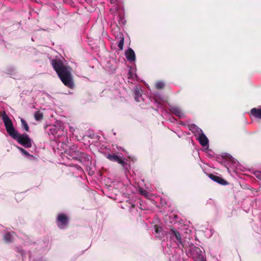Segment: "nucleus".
Here are the masks:
<instances>
[{
  "instance_id": "nucleus-14",
  "label": "nucleus",
  "mask_w": 261,
  "mask_h": 261,
  "mask_svg": "<svg viewBox=\"0 0 261 261\" xmlns=\"http://www.w3.org/2000/svg\"><path fill=\"white\" fill-rule=\"evenodd\" d=\"M20 121L21 122V125L22 128L27 132H28L29 130V126L27 123V122L22 118L20 119Z\"/></svg>"
},
{
  "instance_id": "nucleus-7",
  "label": "nucleus",
  "mask_w": 261,
  "mask_h": 261,
  "mask_svg": "<svg viewBox=\"0 0 261 261\" xmlns=\"http://www.w3.org/2000/svg\"><path fill=\"white\" fill-rule=\"evenodd\" d=\"M209 176L211 179L219 184H220L223 185H225L227 184V182L219 176L214 175L213 174H210Z\"/></svg>"
},
{
  "instance_id": "nucleus-18",
  "label": "nucleus",
  "mask_w": 261,
  "mask_h": 261,
  "mask_svg": "<svg viewBox=\"0 0 261 261\" xmlns=\"http://www.w3.org/2000/svg\"><path fill=\"white\" fill-rule=\"evenodd\" d=\"M129 77H131L132 79H135L137 75L136 73H133V69L130 68L128 73Z\"/></svg>"
},
{
  "instance_id": "nucleus-11",
  "label": "nucleus",
  "mask_w": 261,
  "mask_h": 261,
  "mask_svg": "<svg viewBox=\"0 0 261 261\" xmlns=\"http://www.w3.org/2000/svg\"><path fill=\"white\" fill-rule=\"evenodd\" d=\"M170 234L174 236L179 243H182L181 238L178 232L174 229H172L170 231Z\"/></svg>"
},
{
  "instance_id": "nucleus-9",
  "label": "nucleus",
  "mask_w": 261,
  "mask_h": 261,
  "mask_svg": "<svg viewBox=\"0 0 261 261\" xmlns=\"http://www.w3.org/2000/svg\"><path fill=\"white\" fill-rule=\"evenodd\" d=\"M171 111L172 113L174 114L175 115L178 116L179 117H182L184 116V113L181 110V109L178 107H172L171 109Z\"/></svg>"
},
{
  "instance_id": "nucleus-4",
  "label": "nucleus",
  "mask_w": 261,
  "mask_h": 261,
  "mask_svg": "<svg viewBox=\"0 0 261 261\" xmlns=\"http://www.w3.org/2000/svg\"><path fill=\"white\" fill-rule=\"evenodd\" d=\"M68 219L67 217L64 214H60L57 218V224L58 226L61 228H64L67 225Z\"/></svg>"
},
{
  "instance_id": "nucleus-22",
  "label": "nucleus",
  "mask_w": 261,
  "mask_h": 261,
  "mask_svg": "<svg viewBox=\"0 0 261 261\" xmlns=\"http://www.w3.org/2000/svg\"><path fill=\"white\" fill-rule=\"evenodd\" d=\"M155 232L158 233L160 231V228L158 227L156 225L155 226Z\"/></svg>"
},
{
  "instance_id": "nucleus-1",
  "label": "nucleus",
  "mask_w": 261,
  "mask_h": 261,
  "mask_svg": "<svg viewBox=\"0 0 261 261\" xmlns=\"http://www.w3.org/2000/svg\"><path fill=\"white\" fill-rule=\"evenodd\" d=\"M2 119L5 124L6 130L9 135L14 139L25 147L32 146V140L26 134L20 135L14 128L12 121L7 114L4 112L2 115Z\"/></svg>"
},
{
  "instance_id": "nucleus-23",
  "label": "nucleus",
  "mask_w": 261,
  "mask_h": 261,
  "mask_svg": "<svg viewBox=\"0 0 261 261\" xmlns=\"http://www.w3.org/2000/svg\"><path fill=\"white\" fill-rule=\"evenodd\" d=\"M69 129L70 132H73L74 130V127L73 126H70Z\"/></svg>"
},
{
  "instance_id": "nucleus-6",
  "label": "nucleus",
  "mask_w": 261,
  "mask_h": 261,
  "mask_svg": "<svg viewBox=\"0 0 261 261\" xmlns=\"http://www.w3.org/2000/svg\"><path fill=\"white\" fill-rule=\"evenodd\" d=\"M125 56L126 59L129 61H135L136 59L135 54L134 51L129 48L125 51Z\"/></svg>"
},
{
  "instance_id": "nucleus-19",
  "label": "nucleus",
  "mask_w": 261,
  "mask_h": 261,
  "mask_svg": "<svg viewBox=\"0 0 261 261\" xmlns=\"http://www.w3.org/2000/svg\"><path fill=\"white\" fill-rule=\"evenodd\" d=\"M139 192L142 195L145 196V197H147L148 196V193L145 190L140 189L139 190Z\"/></svg>"
},
{
  "instance_id": "nucleus-13",
  "label": "nucleus",
  "mask_w": 261,
  "mask_h": 261,
  "mask_svg": "<svg viewBox=\"0 0 261 261\" xmlns=\"http://www.w3.org/2000/svg\"><path fill=\"white\" fill-rule=\"evenodd\" d=\"M35 119L37 121L40 120L43 118V114L40 111H37L34 115Z\"/></svg>"
},
{
  "instance_id": "nucleus-20",
  "label": "nucleus",
  "mask_w": 261,
  "mask_h": 261,
  "mask_svg": "<svg viewBox=\"0 0 261 261\" xmlns=\"http://www.w3.org/2000/svg\"><path fill=\"white\" fill-rule=\"evenodd\" d=\"M135 100L138 102H139L140 101L139 92L138 90L135 91Z\"/></svg>"
},
{
  "instance_id": "nucleus-3",
  "label": "nucleus",
  "mask_w": 261,
  "mask_h": 261,
  "mask_svg": "<svg viewBox=\"0 0 261 261\" xmlns=\"http://www.w3.org/2000/svg\"><path fill=\"white\" fill-rule=\"evenodd\" d=\"M197 134L195 135L196 139L199 141L200 144L203 147L206 146L208 144V140L205 135L202 132V130L199 128H196Z\"/></svg>"
},
{
  "instance_id": "nucleus-21",
  "label": "nucleus",
  "mask_w": 261,
  "mask_h": 261,
  "mask_svg": "<svg viewBox=\"0 0 261 261\" xmlns=\"http://www.w3.org/2000/svg\"><path fill=\"white\" fill-rule=\"evenodd\" d=\"M254 174L255 175V176L259 179H261V172H259V171H256L254 173Z\"/></svg>"
},
{
  "instance_id": "nucleus-10",
  "label": "nucleus",
  "mask_w": 261,
  "mask_h": 261,
  "mask_svg": "<svg viewBox=\"0 0 261 261\" xmlns=\"http://www.w3.org/2000/svg\"><path fill=\"white\" fill-rule=\"evenodd\" d=\"M251 114L256 118H261V109L253 108L251 110Z\"/></svg>"
},
{
  "instance_id": "nucleus-2",
  "label": "nucleus",
  "mask_w": 261,
  "mask_h": 261,
  "mask_svg": "<svg viewBox=\"0 0 261 261\" xmlns=\"http://www.w3.org/2000/svg\"><path fill=\"white\" fill-rule=\"evenodd\" d=\"M51 64L63 83L70 88H73L74 83L69 68L65 66L59 60H53Z\"/></svg>"
},
{
  "instance_id": "nucleus-17",
  "label": "nucleus",
  "mask_w": 261,
  "mask_h": 261,
  "mask_svg": "<svg viewBox=\"0 0 261 261\" xmlns=\"http://www.w3.org/2000/svg\"><path fill=\"white\" fill-rule=\"evenodd\" d=\"M17 148L21 151V152L24 155H28L29 156V153L25 150L24 149H23L22 147L17 146Z\"/></svg>"
},
{
  "instance_id": "nucleus-12",
  "label": "nucleus",
  "mask_w": 261,
  "mask_h": 261,
  "mask_svg": "<svg viewBox=\"0 0 261 261\" xmlns=\"http://www.w3.org/2000/svg\"><path fill=\"white\" fill-rule=\"evenodd\" d=\"M14 233L13 232H8L4 236V240L6 242H10L12 241Z\"/></svg>"
},
{
  "instance_id": "nucleus-5",
  "label": "nucleus",
  "mask_w": 261,
  "mask_h": 261,
  "mask_svg": "<svg viewBox=\"0 0 261 261\" xmlns=\"http://www.w3.org/2000/svg\"><path fill=\"white\" fill-rule=\"evenodd\" d=\"M107 158L111 161L118 162L121 165H124L126 163L122 158L116 154H109L107 155Z\"/></svg>"
},
{
  "instance_id": "nucleus-15",
  "label": "nucleus",
  "mask_w": 261,
  "mask_h": 261,
  "mask_svg": "<svg viewBox=\"0 0 261 261\" xmlns=\"http://www.w3.org/2000/svg\"><path fill=\"white\" fill-rule=\"evenodd\" d=\"M123 44H124V38L123 37H121V39L118 43V46L119 47V48L120 50L122 49Z\"/></svg>"
},
{
  "instance_id": "nucleus-8",
  "label": "nucleus",
  "mask_w": 261,
  "mask_h": 261,
  "mask_svg": "<svg viewBox=\"0 0 261 261\" xmlns=\"http://www.w3.org/2000/svg\"><path fill=\"white\" fill-rule=\"evenodd\" d=\"M194 251L197 253V257L195 258V261H205L202 254V252L200 248L194 247Z\"/></svg>"
},
{
  "instance_id": "nucleus-16",
  "label": "nucleus",
  "mask_w": 261,
  "mask_h": 261,
  "mask_svg": "<svg viewBox=\"0 0 261 261\" xmlns=\"http://www.w3.org/2000/svg\"><path fill=\"white\" fill-rule=\"evenodd\" d=\"M155 86L158 89H162L164 87L165 84L163 82L159 81L156 83Z\"/></svg>"
}]
</instances>
